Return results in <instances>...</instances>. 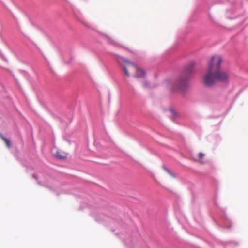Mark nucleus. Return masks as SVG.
Returning a JSON list of instances; mask_svg holds the SVG:
<instances>
[{
	"instance_id": "nucleus-1",
	"label": "nucleus",
	"mask_w": 248,
	"mask_h": 248,
	"mask_svg": "<svg viewBox=\"0 0 248 248\" xmlns=\"http://www.w3.org/2000/svg\"><path fill=\"white\" fill-rule=\"evenodd\" d=\"M222 61L220 56L215 55L212 57L207 66V72L203 76L202 81L204 85L212 87L216 82L225 84L229 83L230 72L220 69Z\"/></svg>"
},
{
	"instance_id": "nucleus-2",
	"label": "nucleus",
	"mask_w": 248,
	"mask_h": 248,
	"mask_svg": "<svg viewBox=\"0 0 248 248\" xmlns=\"http://www.w3.org/2000/svg\"><path fill=\"white\" fill-rule=\"evenodd\" d=\"M117 60L120 65L123 67L126 76L129 77L130 75V72L135 71V76L137 78H143L145 76V71L142 69L138 68L128 60L121 56H118Z\"/></svg>"
},
{
	"instance_id": "nucleus-3",
	"label": "nucleus",
	"mask_w": 248,
	"mask_h": 248,
	"mask_svg": "<svg viewBox=\"0 0 248 248\" xmlns=\"http://www.w3.org/2000/svg\"><path fill=\"white\" fill-rule=\"evenodd\" d=\"M194 63L191 62L186 67L182 75L177 78L172 89L176 90H184L188 85L189 76L193 71Z\"/></svg>"
},
{
	"instance_id": "nucleus-4",
	"label": "nucleus",
	"mask_w": 248,
	"mask_h": 248,
	"mask_svg": "<svg viewBox=\"0 0 248 248\" xmlns=\"http://www.w3.org/2000/svg\"><path fill=\"white\" fill-rule=\"evenodd\" d=\"M55 156L56 157H57L59 159H64L66 158L67 154L61 150H58L55 154Z\"/></svg>"
},
{
	"instance_id": "nucleus-5",
	"label": "nucleus",
	"mask_w": 248,
	"mask_h": 248,
	"mask_svg": "<svg viewBox=\"0 0 248 248\" xmlns=\"http://www.w3.org/2000/svg\"><path fill=\"white\" fill-rule=\"evenodd\" d=\"M0 138L5 142L8 148H10L11 143L10 140L3 136V135L0 133Z\"/></svg>"
},
{
	"instance_id": "nucleus-6",
	"label": "nucleus",
	"mask_w": 248,
	"mask_h": 248,
	"mask_svg": "<svg viewBox=\"0 0 248 248\" xmlns=\"http://www.w3.org/2000/svg\"><path fill=\"white\" fill-rule=\"evenodd\" d=\"M163 169L172 177H173V178L175 177V175L168 169H167L165 167H163Z\"/></svg>"
},
{
	"instance_id": "nucleus-7",
	"label": "nucleus",
	"mask_w": 248,
	"mask_h": 248,
	"mask_svg": "<svg viewBox=\"0 0 248 248\" xmlns=\"http://www.w3.org/2000/svg\"><path fill=\"white\" fill-rule=\"evenodd\" d=\"M170 112L171 113V115L173 117V118H174L176 117H177V115L176 112L175 111L172 110H171Z\"/></svg>"
},
{
	"instance_id": "nucleus-8",
	"label": "nucleus",
	"mask_w": 248,
	"mask_h": 248,
	"mask_svg": "<svg viewBox=\"0 0 248 248\" xmlns=\"http://www.w3.org/2000/svg\"><path fill=\"white\" fill-rule=\"evenodd\" d=\"M204 156V155L202 153H200L198 155V157L200 159H202Z\"/></svg>"
}]
</instances>
